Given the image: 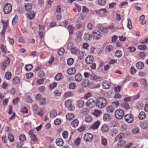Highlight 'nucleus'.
I'll return each mask as SVG.
<instances>
[{"label":"nucleus","instance_id":"f257e3e1","mask_svg":"<svg viewBox=\"0 0 148 148\" xmlns=\"http://www.w3.org/2000/svg\"><path fill=\"white\" fill-rule=\"evenodd\" d=\"M106 104V100L104 98L99 97L96 101V106L99 108H101L105 106Z\"/></svg>","mask_w":148,"mask_h":148},{"label":"nucleus","instance_id":"f03ea898","mask_svg":"<svg viewBox=\"0 0 148 148\" xmlns=\"http://www.w3.org/2000/svg\"><path fill=\"white\" fill-rule=\"evenodd\" d=\"M124 112L121 109L116 110L115 112V116L116 118L118 119H121L123 116Z\"/></svg>","mask_w":148,"mask_h":148},{"label":"nucleus","instance_id":"7ed1b4c3","mask_svg":"<svg viewBox=\"0 0 148 148\" xmlns=\"http://www.w3.org/2000/svg\"><path fill=\"white\" fill-rule=\"evenodd\" d=\"M12 10V5L10 3H6L4 6L3 11L5 14H9L11 12Z\"/></svg>","mask_w":148,"mask_h":148},{"label":"nucleus","instance_id":"20e7f679","mask_svg":"<svg viewBox=\"0 0 148 148\" xmlns=\"http://www.w3.org/2000/svg\"><path fill=\"white\" fill-rule=\"evenodd\" d=\"M122 138V137L120 135H119L117 136L115 138V140L116 141L119 140V142L118 143V145L120 147L124 146L125 144V141L123 140H121Z\"/></svg>","mask_w":148,"mask_h":148},{"label":"nucleus","instance_id":"39448f33","mask_svg":"<svg viewBox=\"0 0 148 148\" xmlns=\"http://www.w3.org/2000/svg\"><path fill=\"white\" fill-rule=\"evenodd\" d=\"M10 63V60L9 58L6 57V59L4 60L1 66V68L3 70H5V68L7 67Z\"/></svg>","mask_w":148,"mask_h":148},{"label":"nucleus","instance_id":"423d86ee","mask_svg":"<svg viewBox=\"0 0 148 148\" xmlns=\"http://www.w3.org/2000/svg\"><path fill=\"white\" fill-rule=\"evenodd\" d=\"M93 138L92 134L89 133H86L84 137V140L87 142L91 141L92 140Z\"/></svg>","mask_w":148,"mask_h":148},{"label":"nucleus","instance_id":"0eeeda50","mask_svg":"<svg viewBox=\"0 0 148 148\" xmlns=\"http://www.w3.org/2000/svg\"><path fill=\"white\" fill-rule=\"evenodd\" d=\"M91 84L89 80L87 79H84L82 83V86H84L85 88L89 87L90 88H91L92 87L91 86Z\"/></svg>","mask_w":148,"mask_h":148},{"label":"nucleus","instance_id":"6e6552de","mask_svg":"<svg viewBox=\"0 0 148 148\" xmlns=\"http://www.w3.org/2000/svg\"><path fill=\"white\" fill-rule=\"evenodd\" d=\"M92 35L89 34L88 33H86L84 35L83 38L86 41L89 42L92 40Z\"/></svg>","mask_w":148,"mask_h":148},{"label":"nucleus","instance_id":"1a4fd4ad","mask_svg":"<svg viewBox=\"0 0 148 148\" xmlns=\"http://www.w3.org/2000/svg\"><path fill=\"white\" fill-rule=\"evenodd\" d=\"M93 38L96 39L98 40L101 36V34L100 32L97 31V32L94 31L93 32Z\"/></svg>","mask_w":148,"mask_h":148},{"label":"nucleus","instance_id":"9d476101","mask_svg":"<svg viewBox=\"0 0 148 148\" xmlns=\"http://www.w3.org/2000/svg\"><path fill=\"white\" fill-rule=\"evenodd\" d=\"M111 115L108 113L105 114L103 115V119L104 121H108L111 120Z\"/></svg>","mask_w":148,"mask_h":148},{"label":"nucleus","instance_id":"9b49d317","mask_svg":"<svg viewBox=\"0 0 148 148\" xmlns=\"http://www.w3.org/2000/svg\"><path fill=\"white\" fill-rule=\"evenodd\" d=\"M94 60L93 57L91 56H88L85 59V61L88 64H92Z\"/></svg>","mask_w":148,"mask_h":148},{"label":"nucleus","instance_id":"f8f14e48","mask_svg":"<svg viewBox=\"0 0 148 148\" xmlns=\"http://www.w3.org/2000/svg\"><path fill=\"white\" fill-rule=\"evenodd\" d=\"M110 86V84L108 81H105L103 82V88L105 89H108Z\"/></svg>","mask_w":148,"mask_h":148},{"label":"nucleus","instance_id":"ddd939ff","mask_svg":"<svg viewBox=\"0 0 148 148\" xmlns=\"http://www.w3.org/2000/svg\"><path fill=\"white\" fill-rule=\"evenodd\" d=\"M136 66L138 69H142L144 67V64L142 62H139L136 63Z\"/></svg>","mask_w":148,"mask_h":148},{"label":"nucleus","instance_id":"4468645a","mask_svg":"<svg viewBox=\"0 0 148 148\" xmlns=\"http://www.w3.org/2000/svg\"><path fill=\"white\" fill-rule=\"evenodd\" d=\"M56 144L59 146H62L63 144V141L61 138H57L56 140Z\"/></svg>","mask_w":148,"mask_h":148},{"label":"nucleus","instance_id":"2eb2a0df","mask_svg":"<svg viewBox=\"0 0 148 148\" xmlns=\"http://www.w3.org/2000/svg\"><path fill=\"white\" fill-rule=\"evenodd\" d=\"M75 79L76 81L80 82L82 80V77L81 74L78 73L75 75Z\"/></svg>","mask_w":148,"mask_h":148},{"label":"nucleus","instance_id":"dca6fc26","mask_svg":"<svg viewBox=\"0 0 148 148\" xmlns=\"http://www.w3.org/2000/svg\"><path fill=\"white\" fill-rule=\"evenodd\" d=\"M77 104L78 108H81L83 106L84 104V102L82 100L80 99L78 100Z\"/></svg>","mask_w":148,"mask_h":148},{"label":"nucleus","instance_id":"f3484780","mask_svg":"<svg viewBox=\"0 0 148 148\" xmlns=\"http://www.w3.org/2000/svg\"><path fill=\"white\" fill-rule=\"evenodd\" d=\"M100 124V122L99 121H97L92 125V126L90 128L92 130L97 129L98 128Z\"/></svg>","mask_w":148,"mask_h":148},{"label":"nucleus","instance_id":"a211bd4d","mask_svg":"<svg viewBox=\"0 0 148 148\" xmlns=\"http://www.w3.org/2000/svg\"><path fill=\"white\" fill-rule=\"evenodd\" d=\"M95 104V101L93 99H89L88 101L86 102L85 103V105L86 106H89Z\"/></svg>","mask_w":148,"mask_h":148},{"label":"nucleus","instance_id":"6ab92c4d","mask_svg":"<svg viewBox=\"0 0 148 148\" xmlns=\"http://www.w3.org/2000/svg\"><path fill=\"white\" fill-rule=\"evenodd\" d=\"M146 117V115L145 112H140L138 115V117L140 120H143L145 119Z\"/></svg>","mask_w":148,"mask_h":148},{"label":"nucleus","instance_id":"aec40b11","mask_svg":"<svg viewBox=\"0 0 148 148\" xmlns=\"http://www.w3.org/2000/svg\"><path fill=\"white\" fill-rule=\"evenodd\" d=\"M76 72V69L74 68L69 69L67 70L68 73L70 75L75 74Z\"/></svg>","mask_w":148,"mask_h":148},{"label":"nucleus","instance_id":"412c9836","mask_svg":"<svg viewBox=\"0 0 148 148\" xmlns=\"http://www.w3.org/2000/svg\"><path fill=\"white\" fill-rule=\"evenodd\" d=\"M106 110L108 113H112L114 110V108L112 105L108 106L106 108Z\"/></svg>","mask_w":148,"mask_h":148},{"label":"nucleus","instance_id":"4be33fe9","mask_svg":"<svg viewBox=\"0 0 148 148\" xmlns=\"http://www.w3.org/2000/svg\"><path fill=\"white\" fill-rule=\"evenodd\" d=\"M79 123L78 120L75 119L73 120L71 122V125L74 127H76L78 125Z\"/></svg>","mask_w":148,"mask_h":148},{"label":"nucleus","instance_id":"5701e85b","mask_svg":"<svg viewBox=\"0 0 148 148\" xmlns=\"http://www.w3.org/2000/svg\"><path fill=\"white\" fill-rule=\"evenodd\" d=\"M28 17L30 19H32L34 18L35 14L33 11H32L26 14Z\"/></svg>","mask_w":148,"mask_h":148},{"label":"nucleus","instance_id":"b1692460","mask_svg":"<svg viewBox=\"0 0 148 148\" xmlns=\"http://www.w3.org/2000/svg\"><path fill=\"white\" fill-rule=\"evenodd\" d=\"M109 129V126L106 125H103L101 128V131L103 132H106Z\"/></svg>","mask_w":148,"mask_h":148},{"label":"nucleus","instance_id":"393cba45","mask_svg":"<svg viewBox=\"0 0 148 148\" xmlns=\"http://www.w3.org/2000/svg\"><path fill=\"white\" fill-rule=\"evenodd\" d=\"M25 10L28 12L31 11L32 8V5L30 3H27L25 5Z\"/></svg>","mask_w":148,"mask_h":148},{"label":"nucleus","instance_id":"a878e982","mask_svg":"<svg viewBox=\"0 0 148 148\" xmlns=\"http://www.w3.org/2000/svg\"><path fill=\"white\" fill-rule=\"evenodd\" d=\"M71 52L72 54H78L79 52V50L75 47L72 48L71 50Z\"/></svg>","mask_w":148,"mask_h":148},{"label":"nucleus","instance_id":"bb28decb","mask_svg":"<svg viewBox=\"0 0 148 148\" xmlns=\"http://www.w3.org/2000/svg\"><path fill=\"white\" fill-rule=\"evenodd\" d=\"M82 33L81 32H79V34H77V37L75 38V40L77 42H80L81 40Z\"/></svg>","mask_w":148,"mask_h":148},{"label":"nucleus","instance_id":"cd10ccee","mask_svg":"<svg viewBox=\"0 0 148 148\" xmlns=\"http://www.w3.org/2000/svg\"><path fill=\"white\" fill-rule=\"evenodd\" d=\"M66 117L67 120H71L74 118V115L72 113H69L66 116Z\"/></svg>","mask_w":148,"mask_h":148},{"label":"nucleus","instance_id":"c85d7f7f","mask_svg":"<svg viewBox=\"0 0 148 148\" xmlns=\"http://www.w3.org/2000/svg\"><path fill=\"white\" fill-rule=\"evenodd\" d=\"M89 77L90 79L95 80H97L99 79H100V77H98L94 74L90 75Z\"/></svg>","mask_w":148,"mask_h":148},{"label":"nucleus","instance_id":"c756f323","mask_svg":"<svg viewBox=\"0 0 148 148\" xmlns=\"http://www.w3.org/2000/svg\"><path fill=\"white\" fill-rule=\"evenodd\" d=\"M74 28V27L72 25H69L68 26L67 29L69 31L70 35L73 34Z\"/></svg>","mask_w":148,"mask_h":148},{"label":"nucleus","instance_id":"7c9ffc66","mask_svg":"<svg viewBox=\"0 0 148 148\" xmlns=\"http://www.w3.org/2000/svg\"><path fill=\"white\" fill-rule=\"evenodd\" d=\"M63 75L62 73H58L56 75L55 77V79L57 81L60 80L62 78Z\"/></svg>","mask_w":148,"mask_h":148},{"label":"nucleus","instance_id":"2f4dec72","mask_svg":"<svg viewBox=\"0 0 148 148\" xmlns=\"http://www.w3.org/2000/svg\"><path fill=\"white\" fill-rule=\"evenodd\" d=\"M107 12V11L106 9L105 8H103L97 11H96V12L97 14H104V13L106 12Z\"/></svg>","mask_w":148,"mask_h":148},{"label":"nucleus","instance_id":"473e14b6","mask_svg":"<svg viewBox=\"0 0 148 148\" xmlns=\"http://www.w3.org/2000/svg\"><path fill=\"white\" fill-rule=\"evenodd\" d=\"M33 68V66L31 64L26 65L25 67V70L27 71H29Z\"/></svg>","mask_w":148,"mask_h":148},{"label":"nucleus","instance_id":"72a5a7b5","mask_svg":"<svg viewBox=\"0 0 148 148\" xmlns=\"http://www.w3.org/2000/svg\"><path fill=\"white\" fill-rule=\"evenodd\" d=\"M76 84L73 82L71 83L69 85V88L73 90L75 89L76 87Z\"/></svg>","mask_w":148,"mask_h":148},{"label":"nucleus","instance_id":"f704fd0d","mask_svg":"<svg viewBox=\"0 0 148 148\" xmlns=\"http://www.w3.org/2000/svg\"><path fill=\"white\" fill-rule=\"evenodd\" d=\"M122 55V53L121 51L117 50L115 53V56L118 58L121 57Z\"/></svg>","mask_w":148,"mask_h":148},{"label":"nucleus","instance_id":"c9c22d12","mask_svg":"<svg viewBox=\"0 0 148 148\" xmlns=\"http://www.w3.org/2000/svg\"><path fill=\"white\" fill-rule=\"evenodd\" d=\"M20 79L18 77H14L13 79V83L14 84H16L19 82Z\"/></svg>","mask_w":148,"mask_h":148},{"label":"nucleus","instance_id":"e433bc0d","mask_svg":"<svg viewBox=\"0 0 148 148\" xmlns=\"http://www.w3.org/2000/svg\"><path fill=\"white\" fill-rule=\"evenodd\" d=\"M72 104V101L70 100H68L65 102V106L67 108L70 107Z\"/></svg>","mask_w":148,"mask_h":148},{"label":"nucleus","instance_id":"4c0bfd02","mask_svg":"<svg viewBox=\"0 0 148 148\" xmlns=\"http://www.w3.org/2000/svg\"><path fill=\"white\" fill-rule=\"evenodd\" d=\"M21 111L23 114L27 113L28 112V109L26 107L23 106L21 108Z\"/></svg>","mask_w":148,"mask_h":148},{"label":"nucleus","instance_id":"58836bf2","mask_svg":"<svg viewBox=\"0 0 148 148\" xmlns=\"http://www.w3.org/2000/svg\"><path fill=\"white\" fill-rule=\"evenodd\" d=\"M89 110L86 108H84L81 110V113L84 114H87L89 112Z\"/></svg>","mask_w":148,"mask_h":148},{"label":"nucleus","instance_id":"ea45409f","mask_svg":"<svg viewBox=\"0 0 148 148\" xmlns=\"http://www.w3.org/2000/svg\"><path fill=\"white\" fill-rule=\"evenodd\" d=\"M8 138L10 142H13L14 141V136L12 133L9 134Z\"/></svg>","mask_w":148,"mask_h":148},{"label":"nucleus","instance_id":"a19ab883","mask_svg":"<svg viewBox=\"0 0 148 148\" xmlns=\"http://www.w3.org/2000/svg\"><path fill=\"white\" fill-rule=\"evenodd\" d=\"M92 117L90 115L87 116L85 118V121L86 122H90L92 121Z\"/></svg>","mask_w":148,"mask_h":148},{"label":"nucleus","instance_id":"79ce46f5","mask_svg":"<svg viewBox=\"0 0 148 148\" xmlns=\"http://www.w3.org/2000/svg\"><path fill=\"white\" fill-rule=\"evenodd\" d=\"M101 112L99 110H95L93 113V114L96 117L100 116V114H101Z\"/></svg>","mask_w":148,"mask_h":148},{"label":"nucleus","instance_id":"37998d69","mask_svg":"<svg viewBox=\"0 0 148 148\" xmlns=\"http://www.w3.org/2000/svg\"><path fill=\"white\" fill-rule=\"evenodd\" d=\"M128 23L127 27L130 29H132V22L129 18H127Z\"/></svg>","mask_w":148,"mask_h":148},{"label":"nucleus","instance_id":"c03bdc74","mask_svg":"<svg viewBox=\"0 0 148 148\" xmlns=\"http://www.w3.org/2000/svg\"><path fill=\"white\" fill-rule=\"evenodd\" d=\"M11 73L10 72H7L5 74V76L6 79L8 80H9L10 79L11 77Z\"/></svg>","mask_w":148,"mask_h":148},{"label":"nucleus","instance_id":"a18cd8bd","mask_svg":"<svg viewBox=\"0 0 148 148\" xmlns=\"http://www.w3.org/2000/svg\"><path fill=\"white\" fill-rule=\"evenodd\" d=\"M45 74L42 70H40L38 71V76L40 77H42L45 76Z\"/></svg>","mask_w":148,"mask_h":148},{"label":"nucleus","instance_id":"49530a36","mask_svg":"<svg viewBox=\"0 0 148 148\" xmlns=\"http://www.w3.org/2000/svg\"><path fill=\"white\" fill-rule=\"evenodd\" d=\"M19 139L20 141L23 142L26 140V137L25 135L22 134L19 136Z\"/></svg>","mask_w":148,"mask_h":148},{"label":"nucleus","instance_id":"de8ad7c7","mask_svg":"<svg viewBox=\"0 0 148 148\" xmlns=\"http://www.w3.org/2000/svg\"><path fill=\"white\" fill-rule=\"evenodd\" d=\"M74 62V60L72 58L68 59L67 60V63L68 65H72Z\"/></svg>","mask_w":148,"mask_h":148},{"label":"nucleus","instance_id":"09e8293b","mask_svg":"<svg viewBox=\"0 0 148 148\" xmlns=\"http://www.w3.org/2000/svg\"><path fill=\"white\" fill-rule=\"evenodd\" d=\"M138 49L141 50H145L147 49L146 45H142L138 46Z\"/></svg>","mask_w":148,"mask_h":148},{"label":"nucleus","instance_id":"8fccbe9b","mask_svg":"<svg viewBox=\"0 0 148 148\" xmlns=\"http://www.w3.org/2000/svg\"><path fill=\"white\" fill-rule=\"evenodd\" d=\"M50 116L51 118H54L56 116L57 114L56 111H51L50 114Z\"/></svg>","mask_w":148,"mask_h":148},{"label":"nucleus","instance_id":"3c124183","mask_svg":"<svg viewBox=\"0 0 148 148\" xmlns=\"http://www.w3.org/2000/svg\"><path fill=\"white\" fill-rule=\"evenodd\" d=\"M64 50L63 48H61L58 51V53L60 56H61L64 54Z\"/></svg>","mask_w":148,"mask_h":148},{"label":"nucleus","instance_id":"603ef678","mask_svg":"<svg viewBox=\"0 0 148 148\" xmlns=\"http://www.w3.org/2000/svg\"><path fill=\"white\" fill-rule=\"evenodd\" d=\"M98 3L101 6L104 5L106 3L105 0H98Z\"/></svg>","mask_w":148,"mask_h":148},{"label":"nucleus","instance_id":"864d4df0","mask_svg":"<svg viewBox=\"0 0 148 148\" xmlns=\"http://www.w3.org/2000/svg\"><path fill=\"white\" fill-rule=\"evenodd\" d=\"M78 54H79L78 57L79 59L82 60L84 58V53L83 52L79 51Z\"/></svg>","mask_w":148,"mask_h":148},{"label":"nucleus","instance_id":"5fc2aeb1","mask_svg":"<svg viewBox=\"0 0 148 148\" xmlns=\"http://www.w3.org/2000/svg\"><path fill=\"white\" fill-rule=\"evenodd\" d=\"M8 20L5 21L3 20H2L1 21V22L2 23V24H3V28H6L8 26Z\"/></svg>","mask_w":148,"mask_h":148},{"label":"nucleus","instance_id":"6e6d98bb","mask_svg":"<svg viewBox=\"0 0 148 148\" xmlns=\"http://www.w3.org/2000/svg\"><path fill=\"white\" fill-rule=\"evenodd\" d=\"M99 30L100 31L104 32L105 33L107 32L108 28H107L104 27L103 26H101L99 27Z\"/></svg>","mask_w":148,"mask_h":148},{"label":"nucleus","instance_id":"4d7b16f0","mask_svg":"<svg viewBox=\"0 0 148 148\" xmlns=\"http://www.w3.org/2000/svg\"><path fill=\"white\" fill-rule=\"evenodd\" d=\"M81 139L80 138H77L75 141L74 144L76 146H78L80 142Z\"/></svg>","mask_w":148,"mask_h":148},{"label":"nucleus","instance_id":"13d9d810","mask_svg":"<svg viewBox=\"0 0 148 148\" xmlns=\"http://www.w3.org/2000/svg\"><path fill=\"white\" fill-rule=\"evenodd\" d=\"M72 96V93L71 92L69 91L66 92L64 94V97L66 98L71 97Z\"/></svg>","mask_w":148,"mask_h":148},{"label":"nucleus","instance_id":"bf43d9fd","mask_svg":"<svg viewBox=\"0 0 148 148\" xmlns=\"http://www.w3.org/2000/svg\"><path fill=\"white\" fill-rule=\"evenodd\" d=\"M127 49L130 50V51L131 52H134L136 51V48L134 47H130L127 48Z\"/></svg>","mask_w":148,"mask_h":148},{"label":"nucleus","instance_id":"052dcab7","mask_svg":"<svg viewBox=\"0 0 148 148\" xmlns=\"http://www.w3.org/2000/svg\"><path fill=\"white\" fill-rule=\"evenodd\" d=\"M132 133L134 134H138L139 132V129L138 128H134L132 131Z\"/></svg>","mask_w":148,"mask_h":148},{"label":"nucleus","instance_id":"680f3d73","mask_svg":"<svg viewBox=\"0 0 148 148\" xmlns=\"http://www.w3.org/2000/svg\"><path fill=\"white\" fill-rule=\"evenodd\" d=\"M30 137L31 140L33 142H36L38 141L37 138L35 134L32 136H30Z\"/></svg>","mask_w":148,"mask_h":148},{"label":"nucleus","instance_id":"e2e57ef3","mask_svg":"<svg viewBox=\"0 0 148 148\" xmlns=\"http://www.w3.org/2000/svg\"><path fill=\"white\" fill-rule=\"evenodd\" d=\"M101 144L102 145L106 146L107 144V140L105 138H102L101 139Z\"/></svg>","mask_w":148,"mask_h":148},{"label":"nucleus","instance_id":"0e129e2a","mask_svg":"<svg viewBox=\"0 0 148 148\" xmlns=\"http://www.w3.org/2000/svg\"><path fill=\"white\" fill-rule=\"evenodd\" d=\"M34 75L33 73H27L26 74V76L27 78V79H29L32 77Z\"/></svg>","mask_w":148,"mask_h":148},{"label":"nucleus","instance_id":"69168bd1","mask_svg":"<svg viewBox=\"0 0 148 148\" xmlns=\"http://www.w3.org/2000/svg\"><path fill=\"white\" fill-rule=\"evenodd\" d=\"M54 124L56 125H58L61 123V121L60 119H56L54 122Z\"/></svg>","mask_w":148,"mask_h":148},{"label":"nucleus","instance_id":"338daca9","mask_svg":"<svg viewBox=\"0 0 148 148\" xmlns=\"http://www.w3.org/2000/svg\"><path fill=\"white\" fill-rule=\"evenodd\" d=\"M44 81V79L43 78L41 79H38L37 80V83L38 84L40 85L43 83Z\"/></svg>","mask_w":148,"mask_h":148},{"label":"nucleus","instance_id":"774afa93","mask_svg":"<svg viewBox=\"0 0 148 148\" xmlns=\"http://www.w3.org/2000/svg\"><path fill=\"white\" fill-rule=\"evenodd\" d=\"M68 133L67 131H64L62 133V136L64 138L66 139L68 137Z\"/></svg>","mask_w":148,"mask_h":148}]
</instances>
